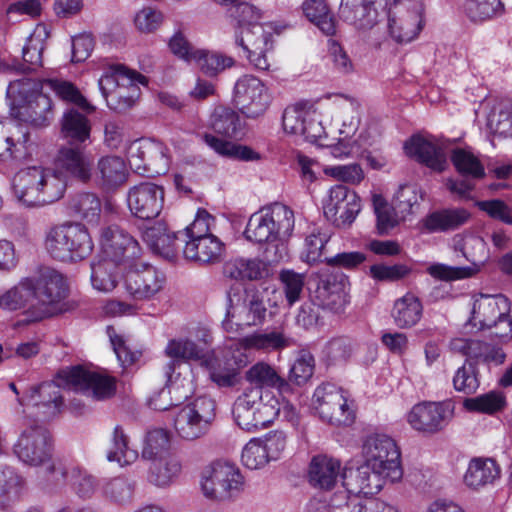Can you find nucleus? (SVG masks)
<instances>
[{"mask_svg": "<svg viewBox=\"0 0 512 512\" xmlns=\"http://www.w3.org/2000/svg\"><path fill=\"white\" fill-rule=\"evenodd\" d=\"M423 13H405L399 9L389 13V31L395 41L408 43L421 31Z\"/></svg>", "mask_w": 512, "mask_h": 512, "instance_id": "c9c22d12", "label": "nucleus"}, {"mask_svg": "<svg viewBox=\"0 0 512 512\" xmlns=\"http://www.w3.org/2000/svg\"><path fill=\"white\" fill-rule=\"evenodd\" d=\"M45 248L49 255L61 262H76L93 251V242L85 226L65 223L52 227L46 234Z\"/></svg>", "mask_w": 512, "mask_h": 512, "instance_id": "20e7f679", "label": "nucleus"}, {"mask_svg": "<svg viewBox=\"0 0 512 512\" xmlns=\"http://www.w3.org/2000/svg\"><path fill=\"white\" fill-rule=\"evenodd\" d=\"M470 213L464 208H453L436 211L424 219V227L429 232L454 230L465 224Z\"/></svg>", "mask_w": 512, "mask_h": 512, "instance_id": "a18cd8bd", "label": "nucleus"}, {"mask_svg": "<svg viewBox=\"0 0 512 512\" xmlns=\"http://www.w3.org/2000/svg\"><path fill=\"white\" fill-rule=\"evenodd\" d=\"M423 306L418 297L411 293L397 299L392 309V317L399 328H411L421 319Z\"/></svg>", "mask_w": 512, "mask_h": 512, "instance_id": "de8ad7c7", "label": "nucleus"}, {"mask_svg": "<svg viewBox=\"0 0 512 512\" xmlns=\"http://www.w3.org/2000/svg\"><path fill=\"white\" fill-rule=\"evenodd\" d=\"M312 404L320 418L332 425L347 426L355 420V410L344 391L335 384L319 385L313 394Z\"/></svg>", "mask_w": 512, "mask_h": 512, "instance_id": "9b49d317", "label": "nucleus"}, {"mask_svg": "<svg viewBox=\"0 0 512 512\" xmlns=\"http://www.w3.org/2000/svg\"><path fill=\"white\" fill-rule=\"evenodd\" d=\"M72 211L88 223H97L100 212V199L93 193H84L76 196L70 205Z\"/></svg>", "mask_w": 512, "mask_h": 512, "instance_id": "338daca9", "label": "nucleus"}, {"mask_svg": "<svg viewBox=\"0 0 512 512\" xmlns=\"http://www.w3.org/2000/svg\"><path fill=\"white\" fill-rule=\"evenodd\" d=\"M211 128L218 134L237 137L242 134L243 122L235 110L225 106L214 109L210 118Z\"/></svg>", "mask_w": 512, "mask_h": 512, "instance_id": "864d4df0", "label": "nucleus"}, {"mask_svg": "<svg viewBox=\"0 0 512 512\" xmlns=\"http://www.w3.org/2000/svg\"><path fill=\"white\" fill-rule=\"evenodd\" d=\"M239 345L245 349L280 350L289 346V338L281 331L256 332L239 339Z\"/></svg>", "mask_w": 512, "mask_h": 512, "instance_id": "6e6d98bb", "label": "nucleus"}, {"mask_svg": "<svg viewBox=\"0 0 512 512\" xmlns=\"http://www.w3.org/2000/svg\"><path fill=\"white\" fill-rule=\"evenodd\" d=\"M13 451L27 465H43L52 457V435L44 425L27 422L13 446Z\"/></svg>", "mask_w": 512, "mask_h": 512, "instance_id": "6e6552de", "label": "nucleus"}, {"mask_svg": "<svg viewBox=\"0 0 512 512\" xmlns=\"http://www.w3.org/2000/svg\"><path fill=\"white\" fill-rule=\"evenodd\" d=\"M341 475L339 460L326 455L314 456L309 466V481L320 489H331Z\"/></svg>", "mask_w": 512, "mask_h": 512, "instance_id": "4c0bfd02", "label": "nucleus"}, {"mask_svg": "<svg viewBox=\"0 0 512 512\" xmlns=\"http://www.w3.org/2000/svg\"><path fill=\"white\" fill-rule=\"evenodd\" d=\"M43 179L40 184V206L51 204L59 200L66 189L64 176L59 174L56 169L42 168Z\"/></svg>", "mask_w": 512, "mask_h": 512, "instance_id": "bf43d9fd", "label": "nucleus"}, {"mask_svg": "<svg viewBox=\"0 0 512 512\" xmlns=\"http://www.w3.org/2000/svg\"><path fill=\"white\" fill-rule=\"evenodd\" d=\"M50 473L55 475L56 481H68L75 478L73 484L75 490L80 497H91L95 491V480L91 475L81 474L80 470L73 468L69 469L61 462L53 463L49 467Z\"/></svg>", "mask_w": 512, "mask_h": 512, "instance_id": "603ef678", "label": "nucleus"}, {"mask_svg": "<svg viewBox=\"0 0 512 512\" xmlns=\"http://www.w3.org/2000/svg\"><path fill=\"white\" fill-rule=\"evenodd\" d=\"M215 416V401L210 397L201 396L176 413L174 428L181 438L195 440L208 432Z\"/></svg>", "mask_w": 512, "mask_h": 512, "instance_id": "1a4fd4ad", "label": "nucleus"}, {"mask_svg": "<svg viewBox=\"0 0 512 512\" xmlns=\"http://www.w3.org/2000/svg\"><path fill=\"white\" fill-rule=\"evenodd\" d=\"M501 469L495 460L491 458H473L464 475V483L467 487L478 490L493 484L500 478Z\"/></svg>", "mask_w": 512, "mask_h": 512, "instance_id": "e433bc0d", "label": "nucleus"}, {"mask_svg": "<svg viewBox=\"0 0 512 512\" xmlns=\"http://www.w3.org/2000/svg\"><path fill=\"white\" fill-rule=\"evenodd\" d=\"M31 278L35 290L32 310L36 319L42 320L63 312V300L68 295V285L63 275L54 269L44 268Z\"/></svg>", "mask_w": 512, "mask_h": 512, "instance_id": "423d86ee", "label": "nucleus"}, {"mask_svg": "<svg viewBox=\"0 0 512 512\" xmlns=\"http://www.w3.org/2000/svg\"><path fill=\"white\" fill-rule=\"evenodd\" d=\"M167 151L162 142L139 139L129 146L128 161L137 173H148L150 176L165 174L170 163Z\"/></svg>", "mask_w": 512, "mask_h": 512, "instance_id": "4468645a", "label": "nucleus"}, {"mask_svg": "<svg viewBox=\"0 0 512 512\" xmlns=\"http://www.w3.org/2000/svg\"><path fill=\"white\" fill-rule=\"evenodd\" d=\"M303 12L307 19L314 23L324 34L334 35L336 23L324 0H306Z\"/></svg>", "mask_w": 512, "mask_h": 512, "instance_id": "13d9d810", "label": "nucleus"}, {"mask_svg": "<svg viewBox=\"0 0 512 512\" xmlns=\"http://www.w3.org/2000/svg\"><path fill=\"white\" fill-rule=\"evenodd\" d=\"M243 485L239 469L228 462L216 461L205 471L201 483L205 497L213 500H227L238 493Z\"/></svg>", "mask_w": 512, "mask_h": 512, "instance_id": "ddd939ff", "label": "nucleus"}, {"mask_svg": "<svg viewBox=\"0 0 512 512\" xmlns=\"http://www.w3.org/2000/svg\"><path fill=\"white\" fill-rule=\"evenodd\" d=\"M202 140L205 142V144H207L210 148L222 156L244 161L259 158L258 154L251 148L219 139L209 133L203 134Z\"/></svg>", "mask_w": 512, "mask_h": 512, "instance_id": "052dcab7", "label": "nucleus"}, {"mask_svg": "<svg viewBox=\"0 0 512 512\" xmlns=\"http://www.w3.org/2000/svg\"><path fill=\"white\" fill-rule=\"evenodd\" d=\"M88 145L61 144L54 160L56 171L87 183L92 177L93 157L87 152Z\"/></svg>", "mask_w": 512, "mask_h": 512, "instance_id": "f3484780", "label": "nucleus"}, {"mask_svg": "<svg viewBox=\"0 0 512 512\" xmlns=\"http://www.w3.org/2000/svg\"><path fill=\"white\" fill-rule=\"evenodd\" d=\"M107 459L121 466L130 465L138 459V451L129 446V437L120 425L115 426L112 434V445Z\"/></svg>", "mask_w": 512, "mask_h": 512, "instance_id": "4d7b16f0", "label": "nucleus"}, {"mask_svg": "<svg viewBox=\"0 0 512 512\" xmlns=\"http://www.w3.org/2000/svg\"><path fill=\"white\" fill-rule=\"evenodd\" d=\"M121 265L104 257L91 263V283L100 292L112 291L118 283L117 267Z\"/></svg>", "mask_w": 512, "mask_h": 512, "instance_id": "3c124183", "label": "nucleus"}, {"mask_svg": "<svg viewBox=\"0 0 512 512\" xmlns=\"http://www.w3.org/2000/svg\"><path fill=\"white\" fill-rule=\"evenodd\" d=\"M100 242L104 256L122 265L130 266L141 254L138 242L118 225L103 227Z\"/></svg>", "mask_w": 512, "mask_h": 512, "instance_id": "6ab92c4d", "label": "nucleus"}, {"mask_svg": "<svg viewBox=\"0 0 512 512\" xmlns=\"http://www.w3.org/2000/svg\"><path fill=\"white\" fill-rule=\"evenodd\" d=\"M223 273L234 280H259L266 277L269 270L263 260L236 258L225 263Z\"/></svg>", "mask_w": 512, "mask_h": 512, "instance_id": "79ce46f5", "label": "nucleus"}, {"mask_svg": "<svg viewBox=\"0 0 512 512\" xmlns=\"http://www.w3.org/2000/svg\"><path fill=\"white\" fill-rule=\"evenodd\" d=\"M347 284L343 274L322 273L315 290L318 306L335 314L343 313L349 303Z\"/></svg>", "mask_w": 512, "mask_h": 512, "instance_id": "5701e85b", "label": "nucleus"}, {"mask_svg": "<svg viewBox=\"0 0 512 512\" xmlns=\"http://www.w3.org/2000/svg\"><path fill=\"white\" fill-rule=\"evenodd\" d=\"M233 103L246 118L257 119L267 111L271 95L262 80L250 74L241 76L233 89Z\"/></svg>", "mask_w": 512, "mask_h": 512, "instance_id": "f8f14e48", "label": "nucleus"}, {"mask_svg": "<svg viewBox=\"0 0 512 512\" xmlns=\"http://www.w3.org/2000/svg\"><path fill=\"white\" fill-rule=\"evenodd\" d=\"M279 281L287 304L290 307L293 306L301 299L305 285V274L289 269L282 270L279 274Z\"/></svg>", "mask_w": 512, "mask_h": 512, "instance_id": "774afa93", "label": "nucleus"}, {"mask_svg": "<svg viewBox=\"0 0 512 512\" xmlns=\"http://www.w3.org/2000/svg\"><path fill=\"white\" fill-rule=\"evenodd\" d=\"M34 296L33 278L26 277L0 296V308L8 311L23 309L30 321H39L40 319H36L32 310Z\"/></svg>", "mask_w": 512, "mask_h": 512, "instance_id": "72a5a7b5", "label": "nucleus"}, {"mask_svg": "<svg viewBox=\"0 0 512 512\" xmlns=\"http://www.w3.org/2000/svg\"><path fill=\"white\" fill-rule=\"evenodd\" d=\"M19 115L32 126H48L53 119L52 100L44 94H37L33 99L20 107Z\"/></svg>", "mask_w": 512, "mask_h": 512, "instance_id": "c03bdc74", "label": "nucleus"}, {"mask_svg": "<svg viewBox=\"0 0 512 512\" xmlns=\"http://www.w3.org/2000/svg\"><path fill=\"white\" fill-rule=\"evenodd\" d=\"M450 348L452 351L466 356V360L469 362L475 360L476 362L500 365L506 358L501 348L477 339L454 338L450 342Z\"/></svg>", "mask_w": 512, "mask_h": 512, "instance_id": "7c9ffc66", "label": "nucleus"}, {"mask_svg": "<svg viewBox=\"0 0 512 512\" xmlns=\"http://www.w3.org/2000/svg\"><path fill=\"white\" fill-rule=\"evenodd\" d=\"M139 230L142 240L153 253L168 260L176 258L179 237L176 233L169 231L166 223L162 221L153 224L143 223Z\"/></svg>", "mask_w": 512, "mask_h": 512, "instance_id": "bb28decb", "label": "nucleus"}, {"mask_svg": "<svg viewBox=\"0 0 512 512\" xmlns=\"http://www.w3.org/2000/svg\"><path fill=\"white\" fill-rule=\"evenodd\" d=\"M463 256L471 263L466 267H453L445 264H434L428 268L429 274L442 281H454L473 276L479 271V266L489 258L487 244L482 237L468 236L455 245Z\"/></svg>", "mask_w": 512, "mask_h": 512, "instance_id": "9d476101", "label": "nucleus"}, {"mask_svg": "<svg viewBox=\"0 0 512 512\" xmlns=\"http://www.w3.org/2000/svg\"><path fill=\"white\" fill-rule=\"evenodd\" d=\"M57 382H44L38 386L32 387L28 393L18 399L21 405H32L38 408L45 419L56 416L63 406V396L60 387L67 388L59 376Z\"/></svg>", "mask_w": 512, "mask_h": 512, "instance_id": "b1692460", "label": "nucleus"}, {"mask_svg": "<svg viewBox=\"0 0 512 512\" xmlns=\"http://www.w3.org/2000/svg\"><path fill=\"white\" fill-rule=\"evenodd\" d=\"M170 447L169 433L162 428H155L147 432L144 447L142 450V458L154 460L163 457L168 453Z\"/></svg>", "mask_w": 512, "mask_h": 512, "instance_id": "69168bd1", "label": "nucleus"}, {"mask_svg": "<svg viewBox=\"0 0 512 512\" xmlns=\"http://www.w3.org/2000/svg\"><path fill=\"white\" fill-rule=\"evenodd\" d=\"M278 399L259 388H246L235 400L232 415L237 426L247 432L268 427L279 415Z\"/></svg>", "mask_w": 512, "mask_h": 512, "instance_id": "f257e3e1", "label": "nucleus"}, {"mask_svg": "<svg viewBox=\"0 0 512 512\" xmlns=\"http://www.w3.org/2000/svg\"><path fill=\"white\" fill-rule=\"evenodd\" d=\"M509 310L510 303L505 296L480 295L474 299L469 322L480 330L493 329L496 320Z\"/></svg>", "mask_w": 512, "mask_h": 512, "instance_id": "a878e982", "label": "nucleus"}, {"mask_svg": "<svg viewBox=\"0 0 512 512\" xmlns=\"http://www.w3.org/2000/svg\"><path fill=\"white\" fill-rule=\"evenodd\" d=\"M454 406L451 402H424L415 405L407 416L409 424L418 431L435 433L451 419Z\"/></svg>", "mask_w": 512, "mask_h": 512, "instance_id": "4be33fe9", "label": "nucleus"}, {"mask_svg": "<svg viewBox=\"0 0 512 512\" xmlns=\"http://www.w3.org/2000/svg\"><path fill=\"white\" fill-rule=\"evenodd\" d=\"M151 461L148 479L158 487L169 486L181 473V461L174 454H167Z\"/></svg>", "mask_w": 512, "mask_h": 512, "instance_id": "49530a36", "label": "nucleus"}, {"mask_svg": "<svg viewBox=\"0 0 512 512\" xmlns=\"http://www.w3.org/2000/svg\"><path fill=\"white\" fill-rule=\"evenodd\" d=\"M58 376L68 389L91 393L96 400L110 398L116 391L114 378L91 372L82 366L61 369Z\"/></svg>", "mask_w": 512, "mask_h": 512, "instance_id": "2eb2a0df", "label": "nucleus"}, {"mask_svg": "<svg viewBox=\"0 0 512 512\" xmlns=\"http://www.w3.org/2000/svg\"><path fill=\"white\" fill-rule=\"evenodd\" d=\"M183 255L185 259L201 264H215L221 262L224 252V243L215 235L199 239H185Z\"/></svg>", "mask_w": 512, "mask_h": 512, "instance_id": "c756f323", "label": "nucleus"}, {"mask_svg": "<svg viewBox=\"0 0 512 512\" xmlns=\"http://www.w3.org/2000/svg\"><path fill=\"white\" fill-rule=\"evenodd\" d=\"M404 196L405 189H401L395 202V208L391 207L380 195L373 196V206L377 216V230L380 235L387 234L397 225V217L394 212L396 208L400 209L401 213L410 212L412 202L410 199L401 200L400 198Z\"/></svg>", "mask_w": 512, "mask_h": 512, "instance_id": "58836bf2", "label": "nucleus"}, {"mask_svg": "<svg viewBox=\"0 0 512 512\" xmlns=\"http://www.w3.org/2000/svg\"><path fill=\"white\" fill-rule=\"evenodd\" d=\"M43 84L51 89L63 101L70 102L84 111L91 114L95 111V107L90 104L81 94L79 89L71 82L61 79H45Z\"/></svg>", "mask_w": 512, "mask_h": 512, "instance_id": "5fc2aeb1", "label": "nucleus"}, {"mask_svg": "<svg viewBox=\"0 0 512 512\" xmlns=\"http://www.w3.org/2000/svg\"><path fill=\"white\" fill-rule=\"evenodd\" d=\"M294 223V212L282 203H274L250 216L244 235L259 244L283 241L292 235Z\"/></svg>", "mask_w": 512, "mask_h": 512, "instance_id": "f03ea898", "label": "nucleus"}, {"mask_svg": "<svg viewBox=\"0 0 512 512\" xmlns=\"http://www.w3.org/2000/svg\"><path fill=\"white\" fill-rule=\"evenodd\" d=\"M29 134L22 128L15 127L14 132L0 122V158L25 159L28 155Z\"/></svg>", "mask_w": 512, "mask_h": 512, "instance_id": "37998d69", "label": "nucleus"}, {"mask_svg": "<svg viewBox=\"0 0 512 512\" xmlns=\"http://www.w3.org/2000/svg\"><path fill=\"white\" fill-rule=\"evenodd\" d=\"M363 454L368 467L383 479L396 482L402 478L400 450L391 437L384 434L369 436L363 445Z\"/></svg>", "mask_w": 512, "mask_h": 512, "instance_id": "0eeeda50", "label": "nucleus"}, {"mask_svg": "<svg viewBox=\"0 0 512 512\" xmlns=\"http://www.w3.org/2000/svg\"><path fill=\"white\" fill-rule=\"evenodd\" d=\"M382 0H341L339 16L358 30H369L378 21Z\"/></svg>", "mask_w": 512, "mask_h": 512, "instance_id": "cd10ccee", "label": "nucleus"}, {"mask_svg": "<svg viewBox=\"0 0 512 512\" xmlns=\"http://www.w3.org/2000/svg\"><path fill=\"white\" fill-rule=\"evenodd\" d=\"M238 342L239 339L227 345L223 350L222 358L211 351V359L206 360L209 377L219 387L234 386L237 382L238 371L249 362L247 355L241 350L245 348Z\"/></svg>", "mask_w": 512, "mask_h": 512, "instance_id": "dca6fc26", "label": "nucleus"}, {"mask_svg": "<svg viewBox=\"0 0 512 512\" xmlns=\"http://www.w3.org/2000/svg\"><path fill=\"white\" fill-rule=\"evenodd\" d=\"M504 5L500 0H467L465 13L473 22H483L502 15Z\"/></svg>", "mask_w": 512, "mask_h": 512, "instance_id": "e2e57ef3", "label": "nucleus"}, {"mask_svg": "<svg viewBox=\"0 0 512 512\" xmlns=\"http://www.w3.org/2000/svg\"><path fill=\"white\" fill-rule=\"evenodd\" d=\"M445 148L442 142L420 136L412 137L404 145L405 152L409 157L415 158L418 162L438 172L445 170L447 166Z\"/></svg>", "mask_w": 512, "mask_h": 512, "instance_id": "c85d7f7f", "label": "nucleus"}, {"mask_svg": "<svg viewBox=\"0 0 512 512\" xmlns=\"http://www.w3.org/2000/svg\"><path fill=\"white\" fill-rule=\"evenodd\" d=\"M127 202L133 215L143 220H151L163 209L164 190L154 183L143 182L129 190Z\"/></svg>", "mask_w": 512, "mask_h": 512, "instance_id": "412c9836", "label": "nucleus"}, {"mask_svg": "<svg viewBox=\"0 0 512 512\" xmlns=\"http://www.w3.org/2000/svg\"><path fill=\"white\" fill-rule=\"evenodd\" d=\"M272 33L266 31L263 25L246 27L236 34L235 42L240 46L249 63L257 70L268 71L270 62L267 52L272 50Z\"/></svg>", "mask_w": 512, "mask_h": 512, "instance_id": "a211bd4d", "label": "nucleus"}, {"mask_svg": "<svg viewBox=\"0 0 512 512\" xmlns=\"http://www.w3.org/2000/svg\"><path fill=\"white\" fill-rule=\"evenodd\" d=\"M165 282L164 275L155 267L143 264L131 268L125 276V287L135 299H151L158 294Z\"/></svg>", "mask_w": 512, "mask_h": 512, "instance_id": "393cba45", "label": "nucleus"}, {"mask_svg": "<svg viewBox=\"0 0 512 512\" xmlns=\"http://www.w3.org/2000/svg\"><path fill=\"white\" fill-rule=\"evenodd\" d=\"M193 60L200 70L208 76H215L226 68L232 67L235 63L230 56L207 50H198Z\"/></svg>", "mask_w": 512, "mask_h": 512, "instance_id": "0e129e2a", "label": "nucleus"}, {"mask_svg": "<svg viewBox=\"0 0 512 512\" xmlns=\"http://www.w3.org/2000/svg\"><path fill=\"white\" fill-rule=\"evenodd\" d=\"M245 379L252 388H274L281 395L285 396L284 390L287 389V384L284 382V377L280 376L276 369L266 362H257L252 365L245 372Z\"/></svg>", "mask_w": 512, "mask_h": 512, "instance_id": "a19ab883", "label": "nucleus"}, {"mask_svg": "<svg viewBox=\"0 0 512 512\" xmlns=\"http://www.w3.org/2000/svg\"><path fill=\"white\" fill-rule=\"evenodd\" d=\"M315 359L308 351H300L293 364L290 367L287 378H284L287 389L285 395L295 392V389L303 386L312 377L314 372Z\"/></svg>", "mask_w": 512, "mask_h": 512, "instance_id": "09e8293b", "label": "nucleus"}, {"mask_svg": "<svg viewBox=\"0 0 512 512\" xmlns=\"http://www.w3.org/2000/svg\"><path fill=\"white\" fill-rule=\"evenodd\" d=\"M165 354L173 360L200 361L206 367V360L211 359V351H208L188 338L172 339L165 348Z\"/></svg>", "mask_w": 512, "mask_h": 512, "instance_id": "8fccbe9b", "label": "nucleus"}, {"mask_svg": "<svg viewBox=\"0 0 512 512\" xmlns=\"http://www.w3.org/2000/svg\"><path fill=\"white\" fill-rule=\"evenodd\" d=\"M271 317L263 296L259 292L247 293L242 300L238 290H229L226 295V315L222 321L223 329L236 333L242 327L261 326Z\"/></svg>", "mask_w": 512, "mask_h": 512, "instance_id": "39448f33", "label": "nucleus"}, {"mask_svg": "<svg viewBox=\"0 0 512 512\" xmlns=\"http://www.w3.org/2000/svg\"><path fill=\"white\" fill-rule=\"evenodd\" d=\"M42 167L20 170L13 178L12 189L16 198L28 207L40 206V184Z\"/></svg>", "mask_w": 512, "mask_h": 512, "instance_id": "473e14b6", "label": "nucleus"}, {"mask_svg": "<svg viewBox=\"0 0 512 512\" xmlns=\"http://www.w3.org/2000/svg\"><path fill=\"white\" fill-rule=\"evenodd\" d=\"M323 209L325 217L337 227L350 226L361 210L360 198L347 186L336 185L330 189Z\"/></svg>", "mask_w": 512, "mask_h": 512, "instance_id": "aec40b11", "label": "nucleus"}, {"mask_svg": "<svg viewBox=\"0 0 512 512\" xmlns=\"http://www.w3.org/2000/svg\"><path fill=\"white\" fill-rule=\"evenodd\" d=\"M127 178V168L119 156H106L99 159L96 169V180L105 189H115Z\"/></svg>", "mask_w": 512, "mask_h": 512, "instance_id": "ea45409f", "label": "nucleus"}, {"mask_svg": "<svg viewBox=\"0 0 512 512\" xmlns=\"http://www.w3.org/2000/svg\"><path fill=\"white\" fill-rule=\"evenodd\" d=\"M451 161L457 172L464 178L482 179L485 168L472 152L457 148L452 151Z\"/></svg>", "mask_w": 512, "mask_h": 512, "instance_id": "680f3d73", "label": "nucleus"}, {"mask_svg": "<svg viewBox=\"0 0 512 512\" xmlns=\"http://www.w3.org/2000/svg\"><path fill=\"white\" fill-rule=\"evenodd\" d=\"M342 478L344 487L342 491H346L351 497H357L360 494L365 496L376 494L383 485V477L372 472L371 467L366 463L356 470H349V474L344 470Z\"/></svg>", "mask_w": 512, "mask_h": 512, "instance_id": "2f4dec72", "label": "nucleus"}, {"mask_svg": "<svg viewBox=\"0 0 512 512\" xmlns=\"http://www.w3.org/2000/svg\"><path fill=\"white\" fill-rule=\"evenodd\" d=\"M139 83L147 85L148 81L145 76L123 65L111 67L98 81L107 106L118 113L126 112L135 105L140 97Z\"/></svg>", "mask_w": 512, "mask_h": 512, "instance_id": "7ed1b4c3", "label": "nucleus"}, {"mask_svg": "<svg viewBox=\"0 0 512 512\" xmlns=\"http://www.w3.org/2000/svg\"><path fill=\"white\" fill-rule=\"evenodd\" d=\"M60 136L63 144L89 145L91 124L86 115L78 110L68 109L60 121Z\"/></svg>", "mask_w": 512, "mask_h": 512, "instance_id": "f704fd0d", "label": "nucleus"}]
</instances>
